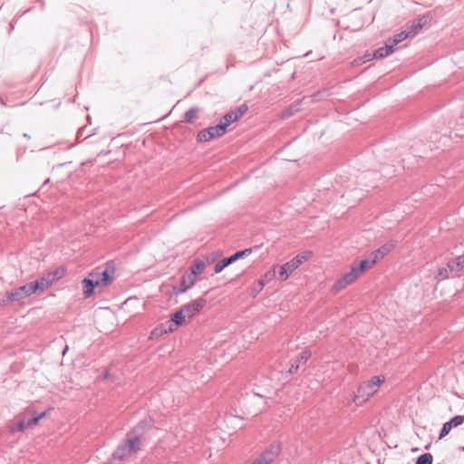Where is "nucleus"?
I'll list each match as a JSON object with an SVG mask.
<instances>
[{
	"mask_svg": "<svg viewBox=\"0 0 464 464\" xmlns=\"http://www.w3.org/2000/svg\"><path fill=\"white\" fill-rule=\"evenodd\" d=\"M386 378L382 374L374 375L362 382L356 389L353 401L357 406L364 405L372 397H373L385 382Z\"/></svg>",
	"mask_w": 464,
	"mask_h": 464,
	"instance_id": "obj_1",
	"label": "nucleus"
},
{
	"mask_svg": "<svg viewBox=\"0 0 464 464\" xmlns=\"http://www.w3.org/2000/svg\"><path fill=\"white\" fill-rule=\"evenodd\" d=\"M142 448V440L140 435L130 432L126 440L118 446L113 453V459L124 461L140 451Z\"/></svg>",
	"mask_w": 464,
	"mask_h": 464,
	"instance_id": "obj_2",
	"label": "nucleus"
},
{
	"mask_svg": "<svg viewBox=\"0 0 464 464\" xmlns=\"http://www.w3.org/2000/svg\"><path fill=\"white\" fill-rule=\"evenodd\" d=\"M36 285H34V282L26 283L24 285L15 287L12 289L11 291H8L4 295L1 304L6 305L14 302H19L21 300H24L29 296H31L34 294H37L36 292Z\"/></svg>",
	"mask_w": 464,
	"mask_h": 464,
	"instance_id": "obj_3",
	"label": "nucleus"
},
{
	"mask_svg": "<svg viewBox=\"0 0 464 464\" xmlns=\"http://www.w3.org/2000/svg\"><path fill=\"white\" fill-rule=\"evenodd\" d=\"M66 272L67 269L64 266H59L44 274L38 280L33 281L36 285L37 294H42L49 289L54 283L62 279Z\"/></svg>",
	"mask_w": 464,
	"mask_h": 464,
	"instance_id": "obj_4",
	"label": "nucleus"
},
{
	"mask_svg": "<svg viewBox=\"0 0 464 464\" xmlns=\"http://www.w3.org/2000/svg\"><path fill=\"white\" fill-rule=\"evenodd\" d=\"M312 256L311 251H305L303 252L297 256H295L294 258H292L290 261L286 262L285 264L282 265L280 266L279 271V279L281 281H285L288 279L290 275L296 270L303 263L309 260Z\"/></svg>",
	"mask_w": 464,
	"mask_h": 464,
	"instance_id": "obj_5",
	"label": "nucleus"
},
{
	"mask_svg": "<svg viewBox=\"0 0 464 464\" xmlns=\"http://www.w3.org/2000/svg\"><path fill=\"white\" fill-rule=\"evenodd\" d=\"M45 412L37 414L34 408L28 407L19 414L20 420L17 422V430L24 431L25 430L36 426L40 420L44 418Z\"/></svg>",
	"mask_w": 464,
	"mask_h": 464,
	"instance_id": "obj_6",
	"label": "nucleus"
},
{
	"mask_svg": "<svg viewBox=\"0 0 464 464\" xmlns=\"http://www.w3.org/2000/svg\"><path fill=\"white\" fill-rule=\"evenodd\" d=\"M188 317L184 314V312L180 309H179L177 312L171 314L170 316V322L169 323L168 329H165L162 331V326L157 327L153 329L150 333V337L153 338L154 336L161 335L162 333L169 334L173 333L177 331L180 326L184 325L187 322Z\"/></svg>",
	"mask_w": 464,
	"mask_h": 464,
	"instance_id": "obj_7",
	"label": "nucleus"
},
{
	"mask_svg": "<svg viewBox=\"0 0 464 464\" xmlns=\"http://www.w3.org/2000/svg\"><path fill=\"white\" fill-rule=\"evenodd\" d=\"M361 276L352 266L350 270L339 276L331 286L333 294L336 295L354 284Z\"/></svg>",
	"mask_w": 464,
	"mask_h": 464,
	"instance_id": "obj_8",
	"label": "nucleus"
},
{
	"mask_svg": "<svg viewBox=\"0 0 464 464\" xmlns=\"http://www.w3.org/2000/svg\"><path fill=\"white\" fill-rule=\"evenodd\" d=\"M282 452V443L280 441H275L271 443L263 453L256 459L260 464H271L273 463Z\"/></svg>",
	"mask_w": 464,
	"mask_h": 464,
	"instance_id": "obj_9",
	"label": "nucleus"
},
{
	"mask_svg": "<svg viewBox=\"0 0 464 464\" xmlns=\"http://www.w3.org/2000/svg\"><path fill=\"white\" fill-rule=\"evenodd\" d=\"M225 133L224 126L218 123L216 126H211L200 130L197 135V141L199 143L208 142L213 139L223 136Z\"/></svg>",
	"mask_w": 464,
	"mask_h": 464,
	"instance_id": "obj_10",
	"label": "nucleus"
},
{
	"mask_svg": "<svg viewBox=\"0 0 464 464\" xmlns=\"http://www.w3.org/2000/svg\"><path fill=\"white\" fill-rule=\"evenodd\" d=\"M207 301L205 298L199 297L191 302L184 304L181 310L184 312L188 320L192 319L198 314H199L206 306Z\"/></svg>",
	"mask_w": 464,
	"mask_h": 464,
	"instance_id": "obj_11",
	"label": "nucleus"
},
{
	"mask_svg": "<svg viewBox=\"0 0 464 464\" xmlns=\"http://www.w3.org/2000/svg\"><path fill=\"white\" fill-rule=\"evenodd\" d=\"M247 107L246 106H241L237 108L235 111H231L227 112L223 119L220 121V124L224 126L225 130L227 131V128L233 122L239 120L243 114L246 111Z\"/></svg>",
	"mask_w": 464,
	"mask_h": 464,
	"instance_id": "obj_12",
	"label": "nucleus"
},
{
	"mask_svg": "<svg viewBox=\"0 0 464 464\" xmlns=\"http://www.w3.org/2000/svg\"><path fill=\"white\" fill-rule=\"evenodd\" d=\"M396 245L394 242H389L371 254L372 257V263H376L378 260L383 258L385 256L389 255L394 248Z\"/></svg>",
	"mask_w": 464,
	"mask_h": 464,
	"instance_id": "obj_13",
	"label": "nucleus"
},
{
	"mask_svg": "<svg viewBox=\"0 0 464 464\" xmlns=\"http://www.w3.org/2000/svg\"><path fill=\"white\" fill-rule=\"evenodd\" d=\"M92 281H97L99 286H104L109 285L112 281L111 273L109 269H105L103 272H92L89 274Z\"/></svg>",
	"mask_w": 464,
	"mask_h": 464,
	"instance_id": "obj_14",
	"label": "nucleus"
},
{
	"mask_svg": "<svg viewBox=\"0 0 464 464\" xmlns=\"http://www.w3.org/2000/svg\"><path fill=\"white\" fill-rule=\"evenodd\" d=\"M197 279L194 278L193 275L185 274L182 277V280L180 282V286L179 290H175V294H181L187 292L188 289H190L195 284Z\"/></svg>",
	"mask_w": 464,
	"mask_h": 464,
	"instance_id": "obj_15",
	"label": "nucleus"
},
{
	"mask_svg": "<svg viewBox=\"0 0 464 464\" xmlns=\"http://www.w3.org/2000/svg\"><path fill=\"white\" fill-rule=\"evenodd\" d=\"M82 285L84 297L89 298L92 295L94 288L99 287V283L97 281H92L90 276H88V277L82 281Z\"/></svg>",
	"mask_w": 464,
	"mask_h": 464,
	"instance_id": "obj_16",
	"label": "nucleus"
},
{
	"mask_svg": "<svg viewBox=\"0 0 464 464\" xmlns=\"http://www.w3.org/2000/svg\"><path fill=\"white\" fill-rule=\"evenodd\" d=\"M393 51H394V49L392 48V45H391V40H388L386 42L384 47H381V48L377 49L372 53V57L375 59L384 58V57L390 55L391 53H392Z\"/></svg>",
	"mask_w": 464,
	"mask_h": 464,
	"instance_id": "obj_17",
	"label": "nucleus"
},
{
	"mask_svg": "<svg viewBox=\"0 0 464 464\" xmlns=\"http://www.w3.org/2000/svg\"><path fill=\"white\" fill-rule=\"evenodd\" d=\"M376 263H372V260L369 261V260L363 259V260H361L358 264L353 263L352 265V266L353 268H355V271L361 276L366 270L372 267Z\"/></svg>",
	"mask_w": 464,
	"mask_h": 464,
	"instance_id": "obj_18",
	"label": "nucleus"
},
{
	"mask_svg": "<svg viewBox=\"0 0 464 464\" xmlns=\"http://www.w3.org/2000/svg\"><path fill=\"white\" fill-rule=\"evenodd\" d=\"M448 267L450 271L459 272L464 268V254L450 261Z\"/></svg>",
	"mask_w": 464,
	"mask_h": 464,
	"instance_id": "obj_19",
	"label": "nucleus"
},
{
	"mask_svg": "<svg viewBox=\"0 0 464 464\" xmlns=\"http://www.w3.org/2000/svg\"><path fill=\"white\" fill-rule=\"evenodd\" d=\"M205 263L201 259H195L191 267L189 275H193L196 279L197 276L201 275L205 269Z\"/></svg>",
	"mask_w": 464,
	"mask_h": 464,
	"instance_id": "obj_20",
	"label": "nucleus"
},
{
	"mask_svg": "<svg viewBox=\"0 0 464 464\" xmlns=\"http://www.w3.org/2000/svg\"><path fill=\"white\" fill-rule=\"evenodd\" d=\"M409 38V34L406 33V31H402L400 34H397L393 36V38H391V45H392V48L394 49V46L400 44L401 42L404 41L405 39Z\"/></svg>",
	"mask_w": 464,
	"mask_h": 464,
	"instance_id": "obj_21",
	"label": "nucleus"
},
{
	"mask_svg": "<svg viewBox=\"0 0 464 464\" xmlns=\"http://www.w3.org/2000/svg\"><path fill=\"white\" fill-rule=\"evenodd\" d=\"M251 253H252V248H246L244 250H241V251H238V252L235 253L234 255H232L229 257H230L231 262L233 264L234 262H236L237 260H238L240 258L246 257V256H250Z\"/></svg>",
	"mask_w": 464,
	"mask_h": 464,
	"instance_id": "obj_22",
	"label": "nucleus"
},
{
	"mask_svg": "<svg viewBox=\"0 0 464 464\" xmlns=\"http://www.w3.org/2000/svg\"><path fill=\"white\" fill-rule=\"evenodd\" d=\"M422 19L419 20V23L412 24L409 27V29L406 31L407 34H409V37L414 36L422 29Z\"/></svg>",
	"mask_w": 464,
	"mask_h": 464,
	"instance_id": "obj_23",
	"label": "nucleus"
},
{
	"mask_svg": "<svg viewBox=\"0 0 464 464\" xmlns=\"http://www.w3.org/2000/svg\"><path fill=\"white\" fill-rule=\"evenodd\" d=\"M231 264H232V262H231L230 257L224 258V259L220 260L215 266V273L216 274L220 273L224 268H226L227 266H229Z\"/></svg>",
	"mask_w": 464,
	"mask_h": 464,
	"instance_id": "obj_24",
	"label": "nucleus"
},
{
	"mask_svg": "<svg viewBox=\"0 0 464 464\" xmlns=\"http://www.w3.org/2000/svg\"><path fill=\"white\" fill-rule=\"evenodd\" d=\"M432 455L425 453L418 458L416 464H432Z\"/></svg>",
	"mask_w": 464,
	"mask_h": 464,
	"instance_id": "obj_25",
	"label": "nucleus"
},
{
	"mask_svg": "<svg viewBox=\"0 0 464 464\" xmlns=\"http://www.w3.org/2000/svg\"><path fill=\"white\" fill-rule=\"evenodd\" d=\"M464 422V415L460 416H455L452 418L450 421H448V424H450V428H456L460 426Z\"/></svg>",
	"mask_w": 464,
	"mask_h": 464,
	"instance_id": "obj_26",
	"label": "nucleus"
},
{
	"mask_svg": "<svg viewBox=\"0 0 464 464\" xmlns=\"http://www.w3.org/2000/svg\"><path fill=\"white\" fill-rule=\"evenodd\" d=\"M372 59H374L372 57V53H366L362 58L355 59L353 63V65H360V64H362V63L369 62Z\"/></svg>",
	"mask_w": 464,
	"mask_h": 464,
	"instance_id": "obj_27",
	"label": "nucleus"
},
{
	"mask_svg": "<svg viewBox=\"0 0 464 464\" xmlns=\"http://www.w3.org/2000/svg\"><path fill=\"white\" fill-rule=\"evenodd\" d=\"M197 114H198V109L193 108V109L188 110L185 113V121L192 122L194 121V119L197 117Z\"/></svg>",
	"mask_w": 464,
	"mask_h": 464,
	"instance_id": "obj_28",
	"label": "nucleus"
},
{
	"mask_svg": "<svg viewBox=\"0 0 464 464\" xmlns=\"http://www.w3.org/2000/svg\"><path fill=\"white\" fill-rule=\"evenodd\" d=\"M450 430H451V428H450V424H448V422H445L440 430L439 439L441 440L444 437H446L450 432Z\"/></svg>",
	"mask_w": 464,
	"mask_h": 464,
	"instance_id": "obj_29",
	"label": "nucleus"
},
{
	"mask_svg": "<svg viewBox=\"0 0 464 464\" xmlns=\"http://www.w3.org/2000/svg\"><path fill=\"white\" fill-rule=\"evenodd\" d=\"M438 276L440 279L443 280V279H446L449 277V275H448V270L447 268H440L439 269V272H438Z\"/></svg>",
	"mask_w": 464,
	"mask_h": 464,
	"instance_id": "obj_30",
	"label": "nucleus"
},
{
	"mask_svg": "<svg viewBox=\"0 0 464 464\" xmlns=\"http://www.w3.org/2000/svg\"><path fill=\"white\" fill-rule=\"evenodd\" d=\"M310 356H311V353H310V352H308V351L303 352V353H301V358H302L303 360H304V361L308 360V359L310 358Z\"/></svg>",
	"mask_w": 464,
	"mask_h": 464,
	"instance_id": "obj_31",
	"label": "nucleus"
},
{
	"mask_svg": "<svg viewBox=\"0 0 464 464\" xmlns=\"http://www.w3.org/2000/svg\"><path fill=\"white\" fill-rule=\"evenodd\" d=\"M137 303L138 302V299L136 297H131V298H129L126 302H125V305H128L131 303Z\"/></svg>",
	"mask_w": 464,
	"mask_h": 464,
	"instance_id": "obj_32",
	"label": "nucleus"
},
{
	"mask_svg": "<svg viewBox=\"0 0 464 464\" xmlns=\"http://www.w3.org/2000/svg\"><path fill=\"white\" fill-rule=\"evenodd\" d=\"M274 275H275V271L267 272V273H266L265 277L269 280V279H271L274 276Z\"/></svg>",
	"mask_w": 464,
	"mask_h": 464,
	"instance_id": "obj_33",
	"label": "nucleus"
},
{
	"mask_svg": "<svg viewBox=\"0 0 464 464\" xmlns=\"http://www.w3.org/2000/svg\"><path fill=\"white\" fill-rule=\"evenodd\" d=\"M250 464H260L259 462H257L256 459L254 461H252Z\"/></svg>",
	"mask_w": 464,
	"mask_h": 464,
	"instance_id": "obj_34",
	"label": "nucleus"
},
{
	"mask_svg": "<svg viewBox=\"0 0 464 464\" xmlns=\"http://www.w3.org/2000/svg\"><path fill=\"white\" fill-rule=\"evenodd\" d=\"M214 255L217 256H221V254H218V253H215Z\"/></svg>",
	"mask_w": 464,
	"mask_h": 464,
	"instance_id": "obj_35",
	"label": "nucleus"
},
{
	"mask_svg": "<svg viewBox=\"0 0 464 464\" xmlns=\"http://www.w3.org/2000/svg\"><path fill=\"white\" fill-rule=\"evenodd\" d=\"M213 260H214V258H212L211 260H208V263H211Z\"/></svg>",
	"mask_w": 464,
	"mask_h": 464,
	"instance_id": "obj_36",
	"label": "nucleus"
}]
</instances>
